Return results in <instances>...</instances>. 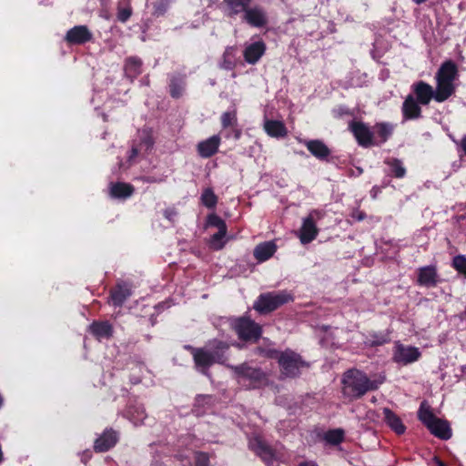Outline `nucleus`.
Here are the masks:
<instances>
[{
    "mask_svg": "<svg viewBox=\"0 0 466 466\" xmlns=\"http://www.w3.org/2000/svg\"><path fill=\"white\" fill-rule=\"evenodd\" d=\"M190 350L196 368L203 374L208 375V370L214 363H224L227 360L226 352L229 345L224 341L210 340L204 348L186 347Z\"/></svg>",
    "mask_w": 466,
    "mask_h": 466,
    "instance_id": "nucleus-1",
    "label": "nucleus"
},
{
    "mask_svg": "<svg viewBox=\"0 0 466 466\" xmlns=\"http://www.w3.org/2000/svg\"><path fill=\"white\" fill-rule=\"evenodd\" d=\"M383 382L380 380H370L365 373L359 370H350L342 378V393L350 399H358L370 390H374Z\"/></svg>",
    "mask_w": 466,
    "mask_h": 466,
    "instance_id": "nucleus-2",
    "label": "nucleus"
},
{
    "mask_svg": "<svg viewBox=\"0 0 466 466\" xmlns=\"http://www.w3.org/2000/svg\"><path fill=\"white\" fill-rule=\"evenodd\" d=\"M459 77L458 68L454 62H444L435 75V101L442 103L448 100L456 91Z\"/></svg>",
    "mask_w": 466,
    "mask_h": 466,
    "instance_id": "nucleus-3",
    "label": "nucleus"
},
{
    "mask_svg": "<svg viewBox=\"0 0 466 466\" xmlns=\"http://www.w3.org/2000/svg\"><path fill=\"white\" fill-rule=\"evenodd\" d=\"M258 351L268 358L276 359L280 368V373L284 377L295 378L300 374L302 369L309 367V364L303 360L299 354L291 350L278 351L258 348Z\"/></svg>",
    "mask_w": 466,
    "mask_h": 466,
    "instance_id": "nucleus-4",
    "label": "nucleus"
},
{
    "mask_svg": "<svg viewBox=\"0 0 466 466\" xmlns=\"http://www.w3.org/2000/svg\"><path fill=\"white\" fill-rule=\"evenodd\" d=\"M418 418L434 436L441 440H449L451 437V430L448 422L437 418L425 402L420 406Z\"/></svg>",
    "mask_w": 466,
    "mask_h": 466,
    "instance_id": "nucleus-5",
    "label": "nucleus"
},
{
    "mask_svg": "<svg viewBox=\"0 0 466 466\" xmlns=\"http://www.w3.org/2000/svg\"><path fill=\"white\" fill-rule=\"evenodd\" d=\"M293 295L281 290L277 292H267L261 294L254 303V309L262 314L271 312L280 306L293 301Z\"/></svg>",
    "mask_w": 466,
    "mask_h": 466,
    "instance_id": "nucleus-6",
    "label": "nucleus"
},
{
    "mask_svg": "<svg viewBox=\"0 0 466 466\" xmlns=\"http://www.w3.org/2000/svg\"><path fill=\"white\" fill-rule=\"evenodd\" d=\"M238 338L246 341H257L262 333V328L249 318L235 319L230 323Z\"/></svg>",
    "mask_w": 466,
    "mask_h": 466,
    "instance_id": "nucleus-7",
    "label": "nucleus"
},
{
    "mask_svg": "<svg viewBox=\"0 0 466 466\" xmlns=\"http://www.w3.org/2000/svg\"><path fill=\"white\" fill-rule=\"evenodd\" d=\"M323 217L324 213L321 210L313 209L303 218L302 226L298 234L302 244H309L317 238L319 234L317 222Z\"/></svg>",
    "mask_w": 466,
    "mask_h": 466,
    "instance_id": "nucleus-8",
    "label": "nucleus"
},
{
    "mask_svg": "<svg viewBox=\"0 0 466 466\" xmlns=\"http://www.w3.org/2000/svg\"><path fill=\"white\" fill-rule=\"evenodd\" d=\"M349 128L360 146L363 147H375L377 143L375 142V134L369 125L361 121H351Z\"/></svg>",
    "mask_w": 466,
    "mask_h": 466,
    "instance_id": "nucleus-9",
    "label": "nucleus"
},
{
    "mask_svg": "<svg viewBox=\"0 0 466 466\" xmlns=\"http://www.w3.org/2000/svg\"><path fill=\"white\" fill-rule=\"evenodd\" d=\"M421 356L418 348L412 346H404L400 343H396L393 352V360L396 363L408 365L417 361Z\"/></svg>",
    "mask_w": 466,
    "mask_h": 466,
    "instance_id": "nucleus-10",
    "label": "nucleus"
},
{
    "mask_svg": "<svg viewBox=\"0 0 466 466\" xmlns=\"http://www.w3.org/2000/svg\"><path fill=\"white\" fill-rule=\"evenodd\" d=\"M242 19L252 27L261 28L268 24L266 10L259 5L248 6L243 13Z\"/></svg>",
    "mask_w": 466,
    "mask_h": 466,
    "instance_id": "nucleus-11",
    "label": "nucleus"
},
{
    "mask_svg": "<svg viewBox=\"0 0 466 466\" xmlns=\"http://www.w3.org/2000/svg\"><path fill=\"white\" fill-rule=\"evenodd\" d=\"M232 369L239 377L250 380L254 388L264 384L267 380L266 374L260 369L251 368L246 364L232 367Z\"/></svg>",
    "mask_w": 466,
    "mask_h": 466,
    "instance_id": "nucleus-12",
    "label": "nucleus"
},
{
    "mask_svg": "<svg viewBox=\"0 0 466 466\" xmlns=\"http://www.w3.org/2000/svg\"><path fill=\"white\" fill-rule=\"evenodd\" d=\"M412 96L422 106H428L432 99L435 100L436 92L432 86L422 80L413 83L410 86Z\"/></svg>",
    "mask_w": 466,
    "mask_h": 466,
    "instance_id": "nucleus-13",
    "label": "nucleus"
},
{
    "mask_svg": "<svg viewBox=\"0 0 466 466\" xmlns=\"http://www.w3.org/2000/svg\"><path fill=\"white\" fill-rule=\"evenodd\" d=\"M266 50L267 46L262 40L247 44L243 50L244 59L248 64L255 65L264 56Z\"/></svg>",
    "mask_w": 466,
    "mask_h": 466,
    "instance_id": "nucleus-14",
    "label": "nucleus"
},
{
    "mask_svg": "<svg viewBox=\"0 0 466 466\" xmlns=\"http://www.w3.org/2000/svg\"><path fill=\"white\" fill-rule=\"evenodd\" d=\"M92 35L86 25H76L67 31L65 40L69 45H83L90 41Z\"/></svg>",
    "mask_w": 466,
    "mask_h": 466,
    "instance_id": "nucleus-15",
    "label": "nucleus"
},
{
    "mask_svg": "<svg viewBox=\"0 0 466 466\" xmlns=\"http://www.w3.org/2000/svg\"><path fill=\"white\" fill-rule=\"evenodd\" d=\"M253 0H222V9L227 17L235 18L243 14Z\"/></svg>",
    "mask_w": 466,
    "mask_h": 466,
    "instance_id": "nucleus-16",
    "label": "nucleus"
},
{
    "mask_svg": "<svg viewBox=\"0 0 466 466\" xmlns=\"http://www.w3.org/2000/svg\"><path fill=\"white\" fill-rule=\"evenodd\" d=\"M422 106L412 95H408L403 101L401 113L404 120L419 119L421 117Z\"/></svg>",
    "mask_w": 466,
    "mask_h": 466,
    "instance_id": "nucleus-17",
    "label": "nucleus"
},
{
    "mask_svg": "<svg viewBox=\"0 0 466 466\" xmlns=\"http://www.w3.org/2000/svg\"><path fill=\"white\" fill-rule=\"evenodd\" d=\"M220 143V137L218 135H214L198 144V153L201 157L208 158L218 151Z\"/></svg>",
    "mask_w": 466,
    "mask_h": 466,
    "instance_id": "nucleus-18",
    "label": "nucleus"
},
{
    "mask_svg": "<svg viewBox=\"0 0 466 466\" xmlns=\"http://www.w3.org/2000/svg\"><path fill=\"white\" fill-rule=\"evenodd\" d=\"M439 282L437 268L435 266L421 267L418 269L417 283L424 287H435Z\"/></svg>",
    "mask_w": 466,
    "mask_h": 466,
    "instance_id": "nucleus-19",
    "label": "nucleus"
},
{
    "mask_svg": "<svg viewBox=\"0 0 466 466\" xmlns=\"http://www.w3.org/2000/svg\"><path fill=\"white\" fill-rule=\"evenodd\" d=\"M395 125L388 122L376 123L372 131L375 134V146H380L384 144L393 134Z\"/></svg>",
    "mask_w": 466,
    "mask_h": 466,
    "instance_id": "nucleus-20",
    "label": "nucleus"
},
{
    "mask_svg": "<svg viewBox=\"0 0 466 466\" xmlns=\"http://www.w3.org/2000/svg\"><path fill=\"white\" fill-rule=\"evenodd\" d=\"M117 441V434L113 430H106L96 440L94 449L97 452H104L114 447Z\"/></svg>",
    "mask_w": 466,
    "mask_h": 466,
    "instance_id": "nucleus-21",
    "label": "nucleus"
},
{
    "mask_svg": "<svg viewBox=\"0 0 466 466\" xmlns=\"http://www.w3.org/2000/svg\"><path fill=\"white\" fill-rule=\"evenodd\" d=\"M304 145L308 150L319 160H326L330 155L329 148L321 140H305Z\"/></svg>",
    "mask_w": 466,
    "mask_h": 466,
    "instance_id": "nucleus-22",
    "label": "nucleus"
},
{
    "mask_svg": "<svg viewBox=\"0 0 466 466\" xmlns=\"http://www.w3.org/2000/svg\"><path fill=\"white\" fill-rule=\"evenodd\" d=\"M384 421L398 435L405 432L406 427L401 419L389 408L383 409Z\"/></svg>",
    "mask_w": 466,
    "mask_h": 466,
    "instance_id": "nucleus-23",
    "label": "nucleus"
},
{
    "mask_svg": "<svg viewBox=\"0 0 466 466\" xmlns=\"http://www.w3.org/2000/svg\"><path fill=\"white\" fill-rule=\"evenodd\" d=\"M264 130L271 137L282 138L288 135V129L282 121L265 120Z\"/></svg>",
    "mask_w": 466,
    "mask_h": 466,
    "instance_id": "nucleus-24",
    "label": "nucleus"
},
{
    "mask_svg": "<svg viewBox=\"0 0 466 466\" xmlns=\"http://www.w3.org/2000/svg\"><path fill=\"white\" fill-rule=\"evenodd\" d=\"M130 295V287L126 283H119L110 291V301L114 306H121Z\"/></svg>",
    "mask_w": 466,
    "mask_h": 466,
    "instance_id": "nucleus-25",
    "label": "nucleus"
},
{
    "mask_svg": "<svg viewBox=\"0 0 466 466\" xmlns=\"http://www.w3.org/2000/svg\"><path fill=\"white\" fill-rule=\"evenodd\" d=\"M276 248L277 247L273 242H263L255 248L254 257L258 261L264 262L273 256Z\"/></svg>",
    "mask_w": 466,
    "mask_h": 466,
    "instance_id": "nucleus-26",
    "label": "nucleus"
},
{
    "mask_svg": "<svg viewBox=\"0 0 466 466\" xmlns=\"http://www.w3.org/2000/svg\"><path fill=\"white\" fill-rule=\"evenodd\" d=\"M142 61L138 57L131 56L126 59L125 74L134 79L141 74Z\"/></svg>",
    "mask_w": 466,
    "mask_h": 466,
    "instance_id": "nucleus-27",
    "label": "nucleus"
},
{
    "mask_svg": "<svg viewBox=\"0 0 466 466\" xmlns=\"http://www.w3.org/2000/svg\"><path fill=\"white\" fill-rule=\"evenodd\" d=\"M134 193V187L127 183H115L110 187V194L114 198H127Z\"/></svg>",
    "mask_w": 466,
    "mask_h": 466,
    "instance_id": "nucleus-28",
    "label": "nucleus"
},
{
    "mask_svg": "<svg viewBox=\"0 0 466 466\" xmlns=\"http://www.w3.org/2000/svg\"><path fill=\"white\" fill-rule=\"evenodd\" d=\"M132 0H119L116 6V17L121 23H126L132 15Z\"/></svg>",
    "mask_w": 466,
    "mask_h": 466,
    "instance_id": "nucleus-29",
    "label": "nucleus"
},
{
    "mask_svg": "<svg viewBox=\"0 0 466 466\" xmlns=\"http://www.w3.org/2000/svg\"><path fill=\"white\" fill-rule=\"evenodd\" d=\"M384 163L390 167V173L397 178H402L406 175V168L402 162L394 157H388Z\"/></svg>",
    "mask_w": 466,
    "mask_h": 466,
    "instance_id": "nucleus-30",
    "label": "nucleus"
},
{
    "mask_svg": "<svg viewBox=\"0 0 466 466\" xmlns=\"http://www.w3.org/2000/svg\"><path fill=\"white\" fill-rule=\"evenodd\" d=\"M90 330L98 339L109 338L112 335V326L108 322H94Z\"/></svg>",
    "mask_w": 466,
    "mask_h": 466,
    "instance_id": "nucleus-31",
    "label": "nucleus"
},
{
    "mask_svg": "<svg viewBox=\"0 0 466 466\" xmlns=\"http://www.w3.org/2000/svg\"><path fill=\"white\" fill-rule=\"evenodd\" d=\"M221 125L223 128L236 127L238 125L237 110L224 112L221 115Z\"/></svg>",
    "mask_w": 466,
    "mask_h": 466,
    "instance_id": "nucleus-32",
    "label": "nucleus"
},
{
    "mask_svg": "<svg viewBox=\"0 0 466 466\" xmlns=\"http://www.w3.org/2000/svg\"><path fill=\"white\" fill-rule=\"evenodd\" d=\"M200 198L201 203L208 208H214L218 203V197L211 188L204 189Z\"/></svg>",
    "mask_w": 466,
    "mask_h": 466,
    "instance_id": "nucleus-33",
    "label": "nucleus"
},
{
    "mask_svg": "<svg viewBox=\"0 0 466 466\" xmlns=\"http://www.w3.org/2000/svg\"><path fill=\"white\" fill-rule=\"evenodd\" d=\"M169 89L172 97H180L184 90V81L182 79L173 76L170 79Z\"/></svg>",
    "mask_w": 466,
    "mask_h": 466,
    "instance_id": "nucleus-34",
    "label": "nucleus"
},
{
    "mask_svg": "<svg viewBox=\"0 0 466 466\" xmlns=\"http://www.w3.org/2000/svg\"><path fill=\"white\" fill-rule=\"evenodd\" d=\"M226 235H227V230H220V231H218L217 233H215L209 240L210 248L215 250H219V249L223 248V247L225 245L224 238H225Z\"/></svg>",
    "mask_w": 466,
    "mask_h": 466,
    "instance_id": "nucleus-35",
    "label": "nucleus"
},
{
    "mask_svg": "<svg viewBox=\"0 0 466 466\" xmlns=\"http://www.w3.org/2000/svg\"><path fill=\"white\" fill-rule=\"evenodd\" d=\"M344 432L342 430H333L329 431L325 435V440L331 444H339L343 441Z\"/></svg>",
    "mask_w": 466,
    "mask_h": 466,
    "instance_id": "nucleus-36",
    "label": "nucleus"
},
{
    "mask_svg": "<svg viewBox=\"0 0 466 466\" xmlns=\"http://www.w3.org/2000/svg\"><path fill=\"white\" fill-rule=\"evenodd\" d=\"M208 225L217 228L218 231L227 230L225 221L216 214H211L208 217Z\"/></svg>",
    "mask_w": 466,
    "mask_h": 466,
    "instance_id": "nucleus-37",
    "label": "nucleus"
},
{
    "mask_svg": "<svg viewBox=\"0 0 466 466\" xmlns=\"http://www.w3.org/2000/svg\"><path fill=\"white\" fill-rule=\"evenodd\" d=\"M452 265L458 272L466 276V257L462 255L456 256L453 258Z\"/></svg>",
    "mask_w": 466,
    "mask_h": 466,
    "instance_id": "nucleus-38",
    "label": "nucleus"
},
{
    "mask_svg": "<svg viewBox=\"0 0 466 466\" xmlns=\"http://www.w3.org/2000/svg\"><path fill=\"white\" fill-rule=\"evenodd\" d=\"M249 446L256 452L257 455H259L264 449L268 446L263 441L258 438H255L249 442Z\"/></svg>",
    "mask_w": 466,
    "mask_h": 466,
    "instance_id": "nucleus-39",
    "label": "nucleus"
},
{
    "mask_svg": "<svg viewBox=\"0 0 466 466\" xmlns=\"http://www.w3.org/2000/svg\"><path fill=\"white\" fill-rule=\"evenodd\" d=\"M194 459L196 466H208L209 464V457L205 452H196Z\"/></svg>",
    "mask_w": 466,
    "mask_h": 466,
    "instance_id": "nucleus-40",
    "label": "nucleus"
},
{
    "mask_svg": "<svg viewBox=\"0 0 466 466\" xmlns=\"http://www.w3.org/2000/svg\"><path fill=\"white\" fill-rule=\"evenodd\" d=\"M258 456L267 464L273 463V461L275 460L274 452H273V451L268 446H267L266 449H264V451L261 453H259Z\"/></svg>",
    "mask_w": 466,
    "mask_h": 466,
    "instance_id": "nucleus-41",
    "label": "nucleus"
},
{
    "mask_svg": "<svg viewBox=\"0 0 466 466\" xmlns=\"http://www.w3.org/2000/svg\"><path fill=\"white\" fill-rule=\"evenodd\" d=\"M135 412L137 413V416L133 412L130 411L131 420L134 422V424L137 425L139 423H142L143 420L146 419L147 415L145 413L144 409L142 408H137Z\"/></svg>",
    "mask_w": 466,
    "mask_h": 466,
    "instance_id": "nucleus-42",
    "label": "nucleus"
},
{
    "mask_svg": "<svg viewBox=\"0 0 466 466\" xmlns=\"http://www.w3.org/2000/svg\"><path fill=\"white\" fill-rule=\"evenodd\" d=\"M350 218L355 221H362L366 218V214L360 209H354L351 214Z\"/></svg>",
    "mask_w": 466,
    "mask_h": 466,
    "instance_id": "nucleus-43",
    "label": "nucleus"
},
{
    "mask_svg": "<svg viewBox=\"0 0 466 466\" xmlns=\"http://www.w3.org/2000/svg\"><path fill=\"white\" fill-rule=\"evenodd\" d=\"M138 155V150L137 147H132L131 150H130V154L128 156V159L131 161L133 160L135 157H137V156Z\"/></svg>",
    "mask_w": 466,
    "mask_h": 466,
    "instance_id": "nucleus-44",
    "label": "nucleus"
},
{
    "mask_svg": "<svg viewBox=\"0 0 466 466\" xmlns=\"http://www.w3.org/2000/svg\"><path fill=\"white\" fill-rule=\"evenodd\" d=\"M298 466H319L315 461H300Z\"/></svg>",
    "mask_w": 466,
    "mask_h": 466,
    "instance_id": "nucleus-45",
    "label": "nucleus"
},
{
    "mask_svg": "<svg viewBox=\"0 0 466 466\" xmlns=\"http://www.w3.org/2000/svg\"><path fill=\"white\" fill-rule=\"evenodd\" d=\"M460 146L464 154L466 155V135L461 138Z\"/></svg>",
    "mask_w": 466,
    "mask_h": 466,
    "instance_id": "nucleus-46",
    "label": "nucleus"
},
{
    "mask_svg": "<svg viewBox=\"0 0 466 466\" xmlns=\"http://www.w3.org/2000/svg\"><path fill=\"white\" fill-rule=\"evenodd\" d=\"M234 128V137L236 139H239L240 136H241V131L236 127H233Z\"/></svg>",
    "mask_w": 466,
    "mask_h": 466,
    "instance_id": "nucleus-47",
    "label": "nucleus"
},
{
    "mask_svg": "<svg viewBox=\"0 0 466 466\" xmlns=\"http://www.w3.org/2000/svg\"><path fill=\"white\" fill-rule=\"evenodd\" d=\"M175 213L171 210H166L165 211V216L168 219H171L172 216L174 215Z\"/></svg>",
    "mask_w": 466,
    "mask_h": 466,
    "instance_id": "nucleus-48",
    "label": "nucleus"
},
{
    "mask_svg": "<svg viewBox=\"0 0 466 466\" xmlns=\"http://www.w3.org/2000/svg\"><path fill=\"white\" fill-rule=\"evenodd\" d=\"M225 68H227V69H230V68H231V63H230V62H228V65L225 66Z\"/></svg>",
    "mask_w": 466,
    "mask_h": 466,
    "instance_id": "nucleus-49",
    "label": "nucleus"
},
{
    "mask_svg": "<svg viewBox=\"0 0 466 466\" xmlns=\"http://www.w3.org/2000/svg\"><path fill=\"white\" fill-rule=\"evenodd\" d=\"M228 56V50H227L224 54V59L226 60L227 59V56Z\"/></svg>",
    "mask_w": 466,
    "mask_h": 466,
    "instance_id": "nucleus-50",
    "label": "nucleus"
},
{
    "mask_svg": "<svg viewBox=\"0 0 466 466\" xmlns=\"http://www.w3.org/2000/svg\"><path fill=\"white\" fill-rule=\"evenodd\" d=\"M3 402H4L3 398H2V396L0 395V408H1V407H2V405H3Z\"/></svg>",
    "mask_w": 466,
    "mask_h": 466,
    "instance_id": "nucleus-51",
    "label": "nucleus"
},
{
    "mask_svg": "<svg viewBox=\"0 0 466 466\" xmlns=\"http://www.w3.org/2000/svg\"><path fill=\"white\" fill-rule=\"evenodd\" d=\"M147 145L150 147L152 145V141L151 140H148L147 141Z\"/></svg>",
    "mask_w": 466,
    "mask_h": 466,
    "instance_id": "nucleus-52",
    "label": "nucleus"
},
{
    "mask_svg": "<svg viewBox=\"0 0 466 466\" xmlns=\"http://www.w3.org/2000/svg\"><path fill=\"white\" fill-rule=\"evenodd\" d=\"M463 316L466 318V309L463 312Z\"/></svg>",
    "mask_w": 466,
    "mask_h": 466,
    "instance_id": "nucleus-53",
    "label": "nucleus"
}]
</instances>
